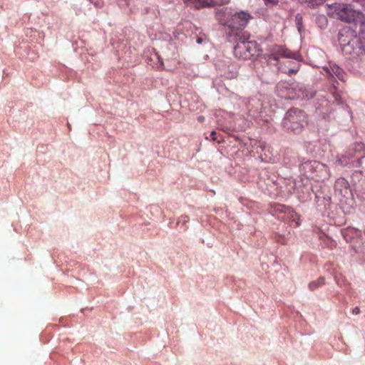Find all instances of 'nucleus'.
Instances as JSON below:
<instances>
[{
    "label": "nucleus",
    "mask_w": 365,
    "mask_h": 365,
    "mask_svg": "<svg viewBox=\"0 0 365 365\" xmlns=\"http://www.w3.org/2000/svg\"><path fill=\"white\" fill-rule=\"evenodd\" d=\"M331 9L336 17L342 21L354 24L359 26V38H354L346 42L340 34L339 40L343 46V50L348 52L349 47L359 43V48L365 53V16L359 11L354 9L351 5L339 4L331 6Z\"/></svg>",
    "instance_id": "1"
},
{
    "label": "nucleus",
    "mask_w": 365,
    "mask_h": 365,
    "mask_svg": "<svg viewBox=\"0 0 365 365\" xmlns=\"http://www.w3.org/2000/svg\"><path fill=\"white\" fill-rule=\"evenodd\" d=\"M306 120L305 113L297 108L289 110L285 115L283 124L287 129L297 132Z\"/></svg>",
    "instance_id": "2"
},
{
    "label": "nucleus",
    "mask_w": 365,
    "mask_h": 365,
    "mask_svg": "<svg viewBox=\"0 0 365 365\" xmlns=\"http://www.w3.org/2000/svg\"><path fill=\"white\" fill-rule=\"evenodd\" d=\"M258 48L255 41H241L234 48L235 56L240 59H249L257 54Z\"/></svg>",
    "instance_id": "3"
},
{
    "label": "nucleus",
    "mask_w": 365,
    "mask_h": 365,
    "mask_svg": "<svg viewBox=\"0 0 365 365\" xmlns=\"http://www.w3.org/2000/svg\"><path fill=\"white\" fill-rule=\"evenodd\" d=\"M232 11L228 8H222L217 11L216 16L219 22L230 28H235L236 23L232 22Z\"/></svg>",
    "instance_id": "4"
},
{
    "label": "nucleus",
    "mask_w": 365,
    "mask_h": 365,
    "mask_svg": "<svg viewBox=\"0 0 365 365\" xmlns=\"http://www.w3.org/2000/svg\"><path fill=\"white\" fill-rule=\"evenodd\" d=\"M323 73L331 77H336L341 81H344V73L343 70L334 63H329V66L322 68Z\"/></svg>",
    "instance_id": "5"
},
{
    "label": "nucleus",
    "mask_w": 365,
    "mask_h": 365,
    "mask_svg": "<svg viewBox=\"0 0 365 365\" xmlns=\"http://www.w3.org/2000/svg\"><path fill=\"white\" fill-rule=\"evenodd\" d=\"M272 56L274 60L277 61L279 56H282L284 58H294L297 59L299 57L298 53H293L282 46H277L274 47L273 50V53Z\"/></svg>",
    "instance_id": "6"
},
{
    "label": "nucleus",
    "mask_w": 365,
    "mask_h": 365,
    "mask_svg": "<svg viewBox=\"0 0 365 365\" xmlns=\"http://www.w3.org/2000/svg\"><path fill=\"white\" fill-rule=\"evenodd\" d=\"M334 188L335 192H338L341 196L346 197L351 195L348 181L344 178L338 179L335 182Z\"/></svg>",
    "instance_id": "7"
},
{
    "label": "nucleus",
    "mask_w": 365,
    "mask_h": 365,
    "mask_svg": "<svg viewBox=\"0 0 365 365\" xmlns=\"http://www.w3.org/2000/svg\"><path fill=\"white\" fill-rule=\"evenodd\" d=\"M250 18L251 16L247 13L242 11L239 13L236 12L233 14L232 22L236 23L235 28L245 26Z\"/></svg>",
    "instance_id": "8"
},
{
    "label": "nucleus",
    "mask_w": 365,
    "mask_h": 365,
    "mask_svg": "<svg viewBox=\"0 0 365 365\" xmlns=\"http://www.w3.org/2000/svg\"><path fill=\"white\" fill-rule=\"evenodd\" d=\"M187 1L190 2L196 8L210 6L217 4V1L215 0H185V2Z\"/></svg>",
    "instance_id": "9"
},
{
    "label": "nucleus",
    "mask_w": 365,
    "mask_h": 365,
    "mask_svg": "<svg viewBox=\"0 0 365 365\" xmlns=\"http://www.w3.org/2000/svg\"><path fill=\"white\" fill-rule=\"evenodd\" d=\"M324 283V279L323 277H320L315 281H312L309 284V288L311 290H314L317 287L322 286Z\"/></svg>",
    "instance_id": "10"
},
{
    "label": "nucleus",
    "mask_w": 365,
    "mask_h": 365,
    "mask_svg": "<svg viewBox=\"0 0 365 365\" xmlns=\"http://www.w3.org/2000/svg\"><path fill=\"white\" fill-rule=\"evenodd\" d=\"M307 6L314 7L324 3L326 0H302Z\"/></svg>",
    "instance_id": "11"
},
{
    "label": "nucleus",
    "mask_w": 365,
    "mask_h": 365,
    "mask_svg": "<svg viewBox=\"0 0 365 365\" xmlns=\"http://www.w3.org/2000/svg\"><path fill=\"white\" fill-rule=\"evenodd\" d=\"M357 195L362 200H365V187H363L361 190H357Z\"/></svg>",
    "instance_id": "12"
},
{
    "label": "nucleus",
    "mask_w": 365,
    "mask_h": 365,
    "mask_svg": "<svg viewBox=\"0 0 365 365\" xmlns=\"http://www.w3.org/2000/svg\"><path fill=\"white\" fill-rule=\"evenodd\" d=\"M216 132L215 131H212L210 134V137H207V139H211L212 140H216Z\"/></svg>",
    "instance_id": "13"
},
{
    "label": "nucleus",
    "mask_w": 365,
    "mask_h": 365,
    "mask_svg": "<svg viewBox=\"0 0 365 365\" xmlns=\"http://www.w3.org/2000/svg\"><path fill=\"white\" fill-rule=\"evenodd\" d=\"M92 4H93L96 6H101V2L99 0H89Z\"/></svg>",
    "instance_id": "14"
},
{
    "label": "nucleus",
    "mask_w": 365,
    "mask_h": 365,
    "mask_svg": "<svg viewBox=\"0 0 365 365\" xmlns=\"http://www.w3.org/2000/svg\"><path fill=\"white\" fill-rule=\"evenodd\" d=\"M338 162L341 165H345L348 164V161L346 159L342 160L340 158V159H339Z\"/></svg>",
    "instance_id": "15"
},
{
    "label": "nucleus",
    "mask_w": 365,
    "mask_h": 365,
    "mask_svg": "<svg viewBox=\"0 0 365 365\" xmlns=\"http://www.w3.org/2000/svg\"><path fill=\"white\" fill-rule=\"evenodd\" d=\"M359 312H360V310H359V308L358 307H355V308H354V309H353V310H352V313H353L354 314H359Z\"/></svg>",
    "instance_id": "16"
},
{
    "label": "nucleus",
    "mask_w": 365,
    "mask_h": 365,
    "mask_svg": "<svg viewBox=\"0 0 365 365\" xmlns=\"http://www.w3.org/2000/svg\"><path fill=\"white\" fill-rule=\"evenodd\" d=\"M333 96H334V99H335V101H339V99H340V96H339L338 93H335V92H334V93H333Z\"/></svg>",
    "instance_id": "17"
},
{
    "label": "nucleus",
    "mask_w": 365,
    "mask_h": 365,
    "mask_svg": "<svg viewBox=\"0 0 365 365\" xmlns=\"http://www.w3.org/2000/svg\"><path fill=\"white\" fill-rule=\"evenodd\" d=\"M356 147H357V150L359 151L363 148L364 145L362 143H358L356 145Z\"/></svg>",
    "instance_id": "18"
},
{
    "label": "nucleus",
    "mask_w": 365,
    "mask_h": 365,
    "mask_svg": "<svg viewBox=\"0 0 365 365\" xmlns=\"http://www.w3.org/2000/svg\"><path fill=\"white\" fill-rule=\"evenodd\" d=\"M319 20L322 21V22H324L326 23L327 22V19L325 16H322L319 18Z\"/></svg>",
    "instance_id": "19"
},
{
    "label": "nucleus",
    "mask_w": 365,
    "mask_h": 365,
    "mask_svg": "<svg viewBox=\"0 0 365 365\" xmlns=\"http://www.w3.org/2000/svg\"><path fill=\"white\" fill-rule=\"evenodd\" d=\"M359 2H360L362 5L365 6V0H357Z\"/></svg>",
    "instance_id": "20"
},
{
    "label": "nucleus",
    "mask_w": 365,
    "mask_h": 365,
    "mask_svg": "<svg viewBox=\"0 0 365 365\" xmlns=\"http://www.w3.org/2000/svg\"><path fill=\"white\" fill-rule=\"evenodd\" d=\"M264 1H265L266 3L267 2H269V3H272V4L274 3V1L273 0H264Z\"/></svg>",
    "instance_id": "21"
},
{
    "label": "nucleus",
    "mask_w": 365,
    "mask_h": 365,
    "mask_svg": "<svg viewBox=\"0 0 365 365\" xmlns=\"http://www.w3.org/2000/svg\"><path fill=\"white\" fill-rule=\"evenodd\" d=\"M197 42L198 43H201V42H202V38H199L197 40Z\"/></svg>",
    "instance_id": "22"
},
{
    "label": "nucleus",
    "mask_w": 365,
    "mask_h": 365,
    "mask_svg": "<svg viewBox=\"0 0 365 365\" xmlns=\"http://www.w3.org/2000/svg\"><path fill=\"white\" fill-rule=\"evenodd\" d=\"M298 19H301V16L299 15L296 16V19L298 20Z\"/></svg>",
    "instance_id": "23"
},
{
    "label": "nucleus",
    "mask_w": 365,
    "mask_h": 365,
    "mask_svg": "<svg viewBox=\"0 0 365 365\" xmlns=\"http://www.w3.org/2000/svg\"><path fill=\"white\" fill-rule=\"evenodd\" d=\"M289 72L290 73H294V71L293 70H291Z\"/></svg>",
    "instance_id": "24"
}]
</instances>
